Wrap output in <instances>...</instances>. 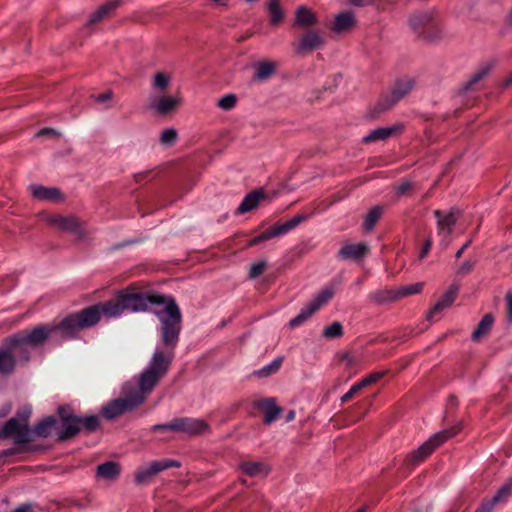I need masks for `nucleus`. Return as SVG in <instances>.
Listing matches in <instances>:
<instances>
[{
    "label": "nucleus",
    "instance_id": "1",
    "mask_svg": "<svg viewBox=\"0 0 512 512\" xmlns=\"http://www.w3.org/2000/svg\"><path fill=\"white\" fill-rule=\"evenodd\" d=\"M409 25L419 37L426 40H436L442 34L439 18L435 10L421 11L411 15Z\"/></svg>",
    "mask_w": 512,
    "mask_h": 512
},
{
    "label": "nucleus",
    "instance_id": "2",
    "mask_svg": "<svg viewBox=\"0 0 512 512\" xmlns=\"http://www.w3.org/2000/svg\"><path fill=\"white\" fill-rule=\"evenodd\" d=\"M165 298L163 296H150L143 294H128L122 298L121 304L115 306H104L103 311L105 314L115 316L123 309L131 310L133 312H141L148 309L149 304H163Z\"/></svg>",
    "mask_w": 512,
    "mask_h": 512
},
{
    "label": "nucleus",
    "instance_id": "3",
    "mask_svg": "<svg viewBox=\"0 0 512 512\" xmlns=\"http://www.w3.org/2000/svg\"><path fill=\"white\" fill-rule=\"evenodd\" d=\"M167 364V359L162 353L155 354L150 368L140 375V392L135 395H142L144 397L145 393L151 391L159 377L166 372Z\"/></svg>",
    "mask_w": 512,
    "mask_h": 512
},
{
    "label": "nucleus",
    "instance_id": "4",
    "mask_svg": "<svg viewBox=\"0 0 512 512\" xmlns=\"http://www.w3.org/2000/svg\"><path fill=\"white\" fill-rule=\"evenodd\" d=\"M103 308L99 306L88 307L76 315L70 316L61 322L60 327L67 331L84 329L98 323L101 318Z\"/></svg>",
    "mask_w": 512,
    "mask_h": 512
},
{
    "label": "nucleus",
    "instance_id": "5",
    "mask_svg": "<svg viewBox=\"0 0 512 512\" xmlns=\"http://www.w3.org/2000/svg\"><path fill=\"white\" fill-rule=\"evenodd\" d=\"M415 86V81L410 77H401L397 79L389 93L382 96L377 104L379 112L392 108L402 98H404Z\"/></svg>",
    "mask_w": 512,
    "mask_h": 512
},
{
    "label": "nucleus",
    "instance_id": "6",
    "mask_svg": "<svg viewBox=\"0 0 512 512\" xmlns=\"http://www.w3.org/2000/svg\"><path fill=\"white\" fill-rule=\"evenodd\" d=\"M144 400L142 395H130L125 398H119L111 401L102 408V414L107 419H114L126 411H129Z\"/></svg>",
    "mask_w": 512,
    "mask_h": 512
},
{
    "label": "nucleus",
    "instance_id": "7",
    "mask_svg": "<svg viewBox=\"0 0 512 512\" xmlns=\"http://www.w3.org/2000/svg\"><path fill=\"white\" fill-rule=\"evenodd\" d=\"M270 202L269 195L264 189H255L244 196L238 207L233 210L234 216L246 215L258 209L262 205H267Z\"/></svg>",
    "mask_w": 512,
    "mask_h": 512
},
{
    "label": "nucleus",
    "instance_id": "8",
    "mask_svg": "<svg viewBox=\"0 0 512 512\" xmlns=\"http://www.w3.org/2000/svg\"><path fill=\"white\" fill-rule=\"evenodd\" d=\"M455 434L456 430L453 428L435 434L432 438H430L428 441H426L420 447H418L415 451H413L412 462L417 463L422 461L427 456H429L437 446L441 445L448 439L454 437Z\"/></svg>",
    "mask_w": 512,
    "mask_h": 512
},
{
    "label": "nucleus",
    "instance_id": "9",
    "mask_svg": "<svg viewBox=\"0 0 512 512\" xmlns=\"http://www.w3.org/2000/svg\"><path fill=\"white\" fill-rule=\"evenodd\" d=\"M12 437L17 443H25L30 440V431L24 421L16 418L8 420L0 430V438Z\"/></svg>",
    "mask_w": 512,
    "mask_h": 512
},
{
    "label": "nucleus",
    "instance_id": "10",
    "mask_svg": "<svg viewBox=\"0 0 512 512\" xmlns=\"http://www.w3.org/2000/svg\"><path fill=\"white\" fill-rule=\"evenodd\" d=\"M325 39L323 35L315 30L307 31L296 44L298 53H305L316 50L324 45Z\"/></svg>",
    "mask_w": 512,
    "mask_h": 512
},
{
    "label": "nucleus",
    "instance_id": "11",
    "mask_svg": "<svg viewBox=\"0 0 512 512\" xmlns=\"http://www.w3.org/2000/svg\"><path fill=\"white\" fill-rule=\"evenodd\" d=\"M29 191L33 198L40 201L58 202L63 199L62 192L56 187L32 184L29 186Z\"/></svg>",
    "mask_w": 512,
    "mask_h": 512
},
{
    "label": "nucleus",
    "instance_id": "12",
    "mask_svg": "<svg viewBox=\"0 0 512 512\" xmlns=\"http://www.w3.org/2000/svg\"><path fill=\"white\" fill-rule=\"evenodd\" d=\"M121 0H110L100 6L93 14H91L87 27H92L97 23L112 16L114 11L120 6Z\"/></svg>",
    "mask_w": 512,
    "mask_h": 512
},
{
    "label": "nucleus",
    "instance_id": "13",
    "mask_svg": "<svg viewBox=\"0 0 512 512\" xmlns=\"http://www.w3.org/2000/svg\"><path fill=\"white\" fill-rule=\"evenodd\" d=\"M402 130L401 125H394L391 127H380L373 131H371L369 134H367L365 137H363L362 142L364 144H370L375 143L379 141H383L391 137L393 134L399 132Z\"/></svg>",
    "mask_w": 512,
    "mask_h": 512
},
{
    "label": "nucleus",
    "instance_id": "14",
    "mask_svg": "<svg viewBox=\"0 0 512 512\" xmlns=\"http://www.w3.org/2000/svg\"><path fill=\"white\" fill-rule=\"evenodd\" d=\"M179 104V99L173 96H160L155 97L151 101V106L160 115H166L176 109Z\"/></svg>",
    "mask_w": 512,
    "mask_h": 512
},
{
    "label": "nucleus",
    "instance_id": "15",
    "mask_svg": "<svg viewBox=\"0 0 512 512\" xmlns=\"http://www.w3.org/2000/svg\"><path fill=\"white\" fill-rule=\"evenodd\" d=\"M356 25V19L352 11L341 12L336 15L332 30L335 32H344L351 30Z\"/></svg>",
    "mask_w": 512,
    "mask_h": 512
},
{
    "label": "nucleus",
    "instance_id": "16",
    "mask_svg": "<svg viewBox=\"0 0 512 512\" xmlns=\"http://www.w3.org/2000/svg\"><path fill=\"white\" fill-rule=\"evenodd\" d=\"M152 192L142 191L138 188L133 191V197L137 205L138 211L144 215L157 208L156 205L150 204Z\"/></svg>",
    "mask_w": 512,
    "mask_h": 512
},
{
    "label": "nucleus",
    "instance_id": "17",
    "mask_svg": "<svg viewBox=\"0 0 512 512\" xmlns=\"http://www.w3.org/2000/svg\"><path fill=\"white\" fill-rule=\"evenodd\" d=\"M256 407L261 409L264 413V421L270 424L282 412V409L276 404L273 399H265L256 403Z\"/></svg>",
    "mask_w": 512,
    "mask_h": 512
},
{
    "label": "nucleus",
    "instance_id": "18",
    "mask_svg": "<svg viewBox=\"0 0 512 512\" xmlns=\"http://www.w3.org/2000/svg\"><path fill=\"white\" fill-rule=\"evenodd\" d=\"M434 214L437 218V224H455L462 220V211L455 207L449 211L436 210Z\"/></svg>",
    "mask_w": 512,
    "mask_h": 512
},
{
    "label": "nucleus",
    "instance_id": "19",
    "mask_svg": "<svg viewBox=\"0 0 512 512\" xmlns=\"http://www.w3.org/2000/svg\"><path fill=\"white\" fill-rule=\"evenodd\" d=\"M367 252V246L365 244H350L346 245L341 250V255L345 258L354 260H360Z\"/></svg>",
    "mask_w": 512,
    "mask_h": 512
},
{
    "label": "nucleus",
    "instance_id": "20",
    "mask_svg": "<svg viewBox=\"0 0 512 512\" xmlns=\"http://www.w3.org/2000/svg\"><path fill=\"white\" fill-rule=\"evenodd\" d=\"M276 65L271 61H261L257 64L254 79L259 81L267 80L275 72Z\"/></svg>",
    "mask_w": 512,
    "mask_h": 512
},
{
    "label": "nucleus",
    "instance_id": "21",
    "mask_svg": "<svg viewBox=\"0 0 512 512\" xmlns=\"http://www.w3.org/2000/svg\"><path fill=\"white\" fill-rule=\"evenodd\" d=\"M267 9L270 14V23L272 25L280 24L284 19V11L279 0H268Z\"/></svg>",
    "mask_w": 512,
    "mask_h": 512
},
{
    "label": "nucleus",
    "instance_id": "22",
    "mask_svg": "<svg viewBox=\"0 0 512 512\" xmlns=\"http://www.w3.org/2000/svg\"><path fill=\"white\" fill-rule=\"evenodd\" d=\"M490 69V64H486L480 67L479 70L475 72L466 83L463 84V86L461 87V92H467L469 90H472L479 81H481L485 76L488 75Z\"/></svg>",
    "mask_w": 512,
    "mask_h": 512
},
{
    "label": "nucleus",
    "instance_id": "23",
    "mask_svg": "<svg viewBox=\"0 0 512 512\" xmlns=\"http://www.w3.org/2000/svg\"><path fill=\"white\" fill-rule=\"evenodd\" d=\"M456 291H457L456 287H451L445 293L443 298L438 303H436L435 306L431 309V311L429 313V318H431L434 313L440 311L444 307L450 306L453 303V301H454Z\"/></svg>",
    "mask_w": 512,
    "mask_h": 512
},
{
    "label": "nucleus",
    "instance_id": "24",
    "mask_svg": "<svg viewBox=\"0 0 512 512\" xmlns=\"http://www.w3.org/2000/svg\"><path fill=\"white\" fill-rule=\"evenodd\" d=\"M119 473V466L113 461L106 462L97 468V474L103 478H114Z\"/></svg>",
    "mask_w": 512,
    "mask_h": 512
},
{
    "label": "nucleus",
    "instance_id": "25",
    "mask_svg": "<svg viewBox=\"0 0 512 512\" xmlns=\"http://www.w3.org/2000/svg\"><path fill=\"white\" fill-rule=\"evenodd\" d=\"M15 362V357L11 352L0 350V372H11L14 369Z\"/></svg>",
    "mask_w": 512,
    "mask_h": 512
},
{
    "label": "nucleus",
    "instance_id": "26",
    "mask_svg": "<svg viewBox=\"0 0 512 512\" xmlns=\"http://www.w3.org/2000/svg\"><path fill=\"white\" fill-rule=\"evenodd\" d=\"M80 422V419H76L74 421L64 423L65 429L58 434V439L60 441H65L74 437L80 431Z\"/></svg>",
    "mask_w": 512,
    "mask_h": 512
},
{
    "label": "nucleus",
    "instance_id": "27",
    "mask_svg": "<svg viewBox=\"0 0 512 512\" xmlns=\"http://www.w3.org/2000/svg\"><path fill=\"white\" fill-rule=\"evenodd\" d=\"M296 22L302 26H311L316 23V17L310 10L300 7L296 13Z\"/></svg>",
    "mask_w": 512,
    "mask_h": 512
},
{
    "label": "nucleus",
    "instance_id": "28",
    "mask_svg": "<svg viewBox=\"0 0 512 512\" xmlns=\"http://www.w3.org/2000/svg\"><path fill=\"white\" fill-rule=\"evenodd\" d=\"M177 325L178 324H173L169 321H164L163 339L167 345H172L175 343L179 331Z\"/></svg>",
    "mask_w": 512,
    "mask_h": 512
},
{
    "label": "nucleus",
    "instance_id": "29",
    "mask_svg": "<svg viewBox=\"0 0 512 512\" xmlns=\"http://www.w3.org/2000/svg\"><path fill=\"white\" fill-rule=\"evenodd\" d=\"M333 292L330 289L323 291L308 307L307 315L313 314L322 304H324L329 298H331ZM305 315H301L299 318H304Z\"/></svg>",
    "mask_w": 512,
    "mask_h": 512
},
{
    "label": "nucleus",
    "instance_id": "30",
    "mask_svg": "<svg viewBox=\"0 0 512 512\" xmlns=\"http://www.w3.org/2000/svg\"><path fill=\"white\" fill-rule=\"evenodd\" d=\"M494 322V319L491 314H487L483 317L481 320L478 328L473 333V338L475 340L480 339L483 335L487 334V332L490 330L492 324Z\"/></svg>",
    "mask_w": 512,
    "mask_h": 512
},
{
    "label": "nucleus",
    "instance_id": "31",
    "mask_svg": "<svg viewBox=\"0 0 512 512\" xmlns=\"http://www.w3.org/2000/svg\"><path fill=\"white\" fill-rule=\"evenodd\" d=\"M49 336V331L46 328L40 327L34 329L28 336L27 341L32 345L42 344Z\"/></svg>",
    "mask_w": 512,
    "mask_h": 512
},
{
    "label": "nucleus",
    "instance_id": "32",
    "mask_svg": "<svg viewBox=\"0 0 512 512\" xmlns=\"http://www.w3.org/2000/svg\"><path fill=\"white\" fill-rule=\"evenodd\" d=\"M158 176L155 170H147L134 175L135 183L145 186L147 183L153 181Z\"/></svg>",
    "mask_w": 512,
    "mask_h": 512
},
{
    "label": "nucleus",
    "instance_id": "33",
    "mask_svg": "<svg viewBox=\"0 0 512 512\" xmlns=\"http://www.w3.org/2000/svg\"><path fill=\"white\" fill-rule=\"evenodd\" d=\"M385 207L381 205H377L369 210L367 213L363 224H376V222L381 218Z\"/></svg>",
    "mask_w": 512,
    "mask_h": 512
},
{
    "label": "nucleus",
    "instance_id": "34",
    "mask_svg": "<svg viewBox=\"0 0 512 512\" xmlns=\"http://www.w3.org/2000/svg\"><path fill=\"white\" fill-rule=\"evenodd\" d=\"M165 312L170 317V320H168L170 323L179 324L181 320V315L178 306L175 304L174 301H170L166 304Z\"/></svg>",
    "mask_w": 512,
    "mask_h": 512
},
{
    "label": "nucleus",
    "instance_id": "35",
    "mask_svg": "<svg viewBox=\"0 0 512 512\" xmlns=\"http://www.w3.org/2000/svg\"><path fill=\"white\" fill-rule=\"evenodd\" d=\"M177 137H178V133L175 129H173V128L165 129L161 133L160 142H161V144H163L165 146H172L176 142Z\"/></svg>",
    "mask_w": 512,
    "mask_h": 512
},
{
    "label": "nucleus",
    "instance_id": "36",
    "mask_svg": "<svg viewBox=\"0 0 512 512\" xmlns=\"http://www.w3.org/2000/svg\"><path fill=\"white\" fill-rule=\"evenodd\" d=\"M237 103V97L234 94H227L218 100V107L225 111H229L235 107Z\"/></svg>",
    "mask_w": 512,
    "mask_h": 512
},
{
    "label": "nucleus",
    "instance_id": "37",
    "mask_svg": "<svg viewBox=\"0 0 512 512\" xmlns=\"http://www.w3.org/2000/svg\"><path fill=\"white\" fill-rule=\"evenodd\" d=\"M56 420L48 418L41 422L35 429L36 433L41 437H47L50 434V429L55 426Z\"/></svg>",
    "mask_w": 512,
    "mask_h": 512
},
{
    "label": "nucleus",
    "instance_id": "38",
    "mask_svg": "<svg viewBox=\"0 0 512 512\" xmlns=\"http://www.w3.org/2000/svg\"><path fill=\"white\" fill-rule=\"evenodd\" d=\"M48 224H82L79 219L76 217L70 215V216H62V215H55L51 217L48 221Z\"/></svg>",
    "mask_w": 512,
    "mask_h": 512
},
{
    "label": "nucleus",
    "instance_id": "39",
    "mask_svg": "<svg viewBox=\"0 0 512 512\" xmlns=\"http://www.w3.org/2000/svg\"><path fill=\"white\" fill-rule=\"evenodd\" d=\"M421 290H422V285L418 283V284H414V285H411L408 287H403V288L398 289L397 291L394 292L393 297L396 298V297L407 296L410 294H417V293H420Z\"/></svg>",
    "mask_w": 512,
    "mask_h": 512
},
{
    "label": "nucleus",
    "instance_id": "40",
    "mask_svg": "<svg viewBox=\"0 0 512 512\" xmlns=\"http://www.w3.org/2000/svg\"><path fill=\"white\" fill-rule=\"evenodd\" d=\"M169 84V77L163 73L158 72L155 74L153 85L161 91H164Z\"/></svg>",
    "mask_w": 512,
    "mask_h": 512
},
{
    "label": "nucleus",
    "instance_id": "41",
    "mask_svg": "<svg viewBox=\"0 0 512 512\" xmlns=\"http://www.w3.org/2000/svg\"><path fill=\"white\" fill-rule=\"evenodd\" d=\"M173 466H179V464L175 463V462H165V463L155 462V463L151 464V466L147 469V471H148L149 475L152 476L164 469H167V468L173 467Z\"/></svg>",
    "mask_w": 512,
    "mask_h": 512
},
{
    "label": "nucleus",
    "instance_id": "42",
    "mask_svg": "<svg viewBox=\"0 0 512 512\" xmlns=\"http://www.w3.org/2000/svg\"><path fill=\"white\" fill-rule=\"evenodd\" d=\"M262 465L258 462H244L241 469L248 475L254 476L261 471Z\"/></svg>",
    "mask_w": 512,
    "mask_h": 512
},
{
    "label": "nucleus",
    "instance_id": "43",
    "mask_svg": "<svg viewBox=\"0 0 512 512\" xmlns=\"http://www.w3.org/2000/svg\"><path fill=\"white\" fill-rule=\"evenodd\" d=\"M382 377V373L371 374L370 376L364 378L361 382L353 386V391H359L360 389L372 384Z\"/></svg>",
    "mask_w": 512,
    "mask_h": 512
},
{
    "label": "nucleus",
    "instance_id": "44",
    "mask_svg": "<svg viewBox=\"0 0 512 512\" xmlns=\"http://www.w3.org/2000/svg\"><path fill=\"white\" fill-rule=\"evenodd\" d=\"M311 219V213L309 211H303L301 213H298L294 217H292L290 220L284 222L283 224H301L302 222L309 221ZM276 224H281L280 222H277Z\"/></svg>",
    "mask_w": 512,
    "mask_h": 512
},
{
    "label": "nucleus",
    "instance_id": "45",
    "mask_svg": "<svg viewBox=\"0 0 512 512\" xmlns=\"http://www.w3.org/2000/svg\"><path fill=\"white\" fill-rule=\"evenodd\" d=\"M85 429L89 431L96 430L100 426L99 418L95 415L88 416L82 420Z\"/></svg>",
    "mask_w": 512,
    "mask_h": 512
},
{
    "label": "nucleus",
    "instance_id": "46",
    "mask_svg": "<svg viewBox=\"0 0 512 512\" xmlns=\"http://www.w3.org/2000/svg\"><path fill=\"white\" fill-rule=\"evenodd\" d=\"M342 334V325L339 322L333 323L324 331V335L328 338L338 337Z\"/></svg>",
    "mask_w": 512,
    "mask_h": 512
},
{
    "label": "nucleus",
    "instance_id": "47",
    "mask_svg": "<svg viewBox=\"0 0 512 512\" xmlns=\"http://www.w3.org/2000/svg\"><path fill=\"white\" fill-rule=\"evenodd\" d=\"M280 365H281V359H277V360L273 361L271 364L267 365L266 367L260 369L257 372V374L260 377H266L269 373L278 370Z\"/></svg>",
    "mask_w": 512,
    "mask_h": 512
},
{
    "label": "nucleus",
    "instance_id": "48",
    "mask_svg": "<svg viewBox=\"0 0 512 512\" xmlns=\"http://www.w3.org/2000/svg\"><path fill=\"white\" fill-rule=\"evenodd\" d=\"M266 265H267L266 261H260L258 263H255L254 265H252L250 272H249L250 277L256 278V277L260 276L263 273V271L265 270Z\"/></svg>",
    "mask_w": 512,
    "mask_h": 512
},
{
    "label": "nucleus",
    "instance_id": "49",
    "mask_svg": "<svg viewBox=\"0 0 512 512\" xmlns=\"http://www.w3.org/2000/svg\"><path fill=\"white\" fill-rule=\"evenodd\" d=\"M285 228H286V226H280V227L274 228L270 232L264 233L261 236H259L258 238H255L253 240V242H257L260 240L268 239L270 237L278 236L286 231Z\"/></svg>",
    "mask_w": 512,
    "mask_h": 512
},
{
    "label": "nucleus",
    "instance_id": "50",
    "mask_svg": "<svg viewBox=\"0 0 512 512\" xmlns=\"http://www.w3.org/2000/svg\"><path fill=\"white\" fill-rule=\"evenodd\" d=\"M58 413L64 423L71 422V421L78 419L76 416L72 415L69 412V410L65 407H60L58 409Z\"/></svg>",
    "mask_w": 512,
    "mask_h": 512
},
{
    "label": "nucleus",
    "instance_id": "51",
    "mask_svg": "<svg viewBox=\"0 0 512 512\" xmlns=\"http://www.w3.org/2000/svg\"><path fill=\"white\" fill-rule=\"evenodd\" d=\"M178 234H181L184 236H189V237H194V238L210 236V233H207L205 231H200V230L180 231V232H178Z\"/></svg>",
    "mask_w": 512,
    "mask_h": 512
},
{
    "label": "nucleus",
    "instance_id": "52",
    "mask_svg": "<svg viewBox=\"0 0 512 512\" xmlns=\"http://www.w3.org/2000/svg\"><path fill=\"white\" fill-rule=\"evenodd\" d=\"M348 2V4H350L351 6H354V7H359V8H362V7H366V6H369V5H372L374 0H346Z\"/></svg>",
    "mask_w": 512,
    "mask_h": 512
},
{
    "label": "nucleus",
    "instance_id": "53",
    "mask_svg": "<svg viewBox=\"0 0 512 512\" xmlns=\"http://www.w3.org/2000/svg\"><path fill=\"white\" fill-rule=\"evenodd\" d=\"M411 183L410 182H403L401 183L398 187H397V194L398 195H403L405 194L408 190L411 189Z\"/></svg>",
    "mask_w": 512,
    "mask_h": 512
},
{
    "label": "nucleus",
    "instance_id": "54",
    "mask_svg": "<svg viewBox=\"0 0 512 512\" xmlns=\"http://www.w3.org/2000/svg\"><path fill=\"white\" fill-rule=\"evenodd\" d=\"M56 135H57L56 130H54L52 128H43L42 130H40L37 133L38 137H41V136H56Z\"/></svg>",
    "mask_w": 512,
    "mask_h": 512
},
{
    "label": "nucleus",
    "instance_id": "55",
    "mask_svg": "<svg viewBox=\"0 0 512 512\" xmlns=\"http://www.w3.org/2000/svg\"><path fill=\"white\" fill-rule=\"evenodd\" d=\"M112 92L111 91H107L105 93H102V94H99L97 97H96V101L97 102H106L108 100H110L112 98Z\"/></svg>",
    "mask_w": 512,
    "mask_h": 512
},
{
    "label": "nucleus",
    "instance_id": "56",
    "mask_svg": "<svg viewBox=\"0 0 512 512\" xmlns=\"http://www.w3.org/2000/svg\"><path fill=\"white\" fill-rule=\"evenodd\" d=\"M207 424L202 421V420H198L196 421V427L193 429L194 432H201V431H204L207 429Z\"/></svg>",
    "mask_w": 512,
    "mask_h": 512
},
{
    "label": "nucleus",
    "instance_id": "57",
    "mask_svg": "<svg viewBox=\"0 0 512 512\" xmlns=\"http://www.w3.org/2000/svg\"><path fill=\"white\" fill-rule=\"evenodd\" d=\"M148 477H150L148 471H143V472H140L137 474L136 476V479L138 482H143L144 480H146Z\"/></svg>",
    "mask_w": 512,
    "mask_h": 512
},
{
    "label": "nucleus",
    "instance_id": "58",
    "mask_svg": "<svg viewBox=\"0 0 512 512\" xmlns=\"http://www.w3.org/2000/svg\"><path fill=\"white\" fill-rule=\"evenodd\" d=\"M30 509V505H24L22 507L17 508L14 512H30Z\"/></svg>",
    "mask_w": 512,
    "mask_h": 512
},
{
    "label": "nucleus",
    "instance_id": "59",
    "mask_svg": "<svg viewBox=\"0 0 512 512\" xmlns=\"http://www.w3.org/2000/svg\"><path fill=\"white\" fill-rule=\"evenodd\" d=\"M507 299L509 304V316L512 319V294H508Z\"/></svg>",
    "mask_w": 512,
    "mask_h": 512
},
{
    "label": "nucleus",
    "instance_id": "60",
    "mask_svg": "<svg viewBox=\"0 0 512 512\" xmlns=\"http://www.w3.org/2000/svg\"><path fill=\"white\" fill-rule=\"evenodd\" d=\"M358 391H353V387L350 389V391L345 394L343 397H342V401H346L348 398H350L353 394L357 393Z\"/></svg>",
    "mask_w": 512,
    "mask_h": 512
},
{
    "label": "nucleus",
    "instance_id": "61",
    "mask_svg": "<svg viewBox=\"0 0 512 512\" xmlns=\"http://www.w3.org/2000/svg\"><path fill=\"white\" fill-rule=\"evenodd\" d=\"M169 428H171V429H184L185 426H184V423L181 421V422H179L177 424H173V425L169 426Z\"/></svg>",
    "mask_w": 512,
    "mask_h": 512
},
{
    "label": "nucleus",
    "instance_id": "62",
    "mask_svg": "<svg viewBox=\"0 0 512 512\" xmlns=\"http://www.w3.org/2000/svg\"><path fill=\"white\" fill-rule=\"evenodd\" d=\"M430 245H431V242L429 240H427L426 243H425V246L423 248L421 257H423L428 252V249L430 248Z\"/></svg>",
    "mask_w": 512,
    "mask_h": 512
},
{
    "label": "nucleus",
    "instance_id": "63",
    "mask_svg": "<svg viewBox=\"0 0 512 512\" xmlns=\"http://www.w3.org/2000/svg\"><path fill=\"white\" fill-rule=\"evenodd\" d=\"M510 85H512V74L508 78H506L504 83H503L504 87H508Z\"/></svg>",
    "mask_w": 512,
    "mask_h": 512
},
{
    "label": "nucleus",
    "instance_id": "64",
    "mask_svg": "<svg viewBox=\"0 0 512 512\" xmlns=\"http://www.w3.org/2000/svg\"><path fill=\"white\" fill-rule=\"evenodd\" d=\"M506 22L508 25H512V7H511V10L509 11Z\"/></svg>",
    "mask_w": 512,
    "mask_h": 512
}]
</instances>
